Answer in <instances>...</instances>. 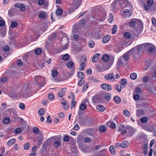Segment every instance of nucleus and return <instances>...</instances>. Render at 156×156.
Segmentation results:
<instances>
[{"instance_id": "nucleus-40", "label": "nucleus", "mask_w": 156, "mask_h": 156, "mask_svg": "<svg viewBox=\"0 0 156 156\" xmlns=\"http://www.w3.org/2000/svg\"><path fill=\"white\" fill-rule=\"evenodd\" d=\"M143 44H140L138 45H137V50H138L139 52L142 51L143 50Z\"/></svg>"}, {"instance_id": "nucleus-6", "label": "nucleus", "mask_w": 156, "mask_h": 156, "mask_svg": "<svg viewBox=\"0 0 156 156\" xmlns=\"http://www.w3.org/2000/svg\"><path fill=\"white\" fill-rule=\"evenodd\" d=\"M87 59L84 57H82L80 60V65L79 69L80 71L84 70L85 67V64L86 62Z\"/></svg>"}, {"instance_id": "nucleus-38", "label": "nucleus", "mask_w": 156, "mask_h": 156, "mask_svg": "<svg viewBox=\"0 0 156 156\" xmlns=\"http://www.w3.org/2000/svg\"><path fill=\"white\" fill-rule=\"evenodd\" d=\"M69 58V55L67 54H65L63 55L62 57V59L63 60L67 61Z\"/></svg>"}, {"instance_id": "nucleus-8", "label": "nucleus", "mask_w": 156, "mask_h": 156, "mask_svg": "<svg viewBox=\"0 0 156 156\" xmlns=\"http://www.w3.org/2000/svg\"><path fill=\"white\" fill-rule=\"evenodd\" d=\"M122 15L126 18H129L132 15L131 11L128 9H125L121 13Z\"/></svg>"}, {"instance_id": "nucleus-39", "label": "nucleus", "mask_w": 156, "mask_h": 156, "mask_svg": "<svg viewBox=\"0 0 156 156\" xmlns=\"http://www.w3.org/2000/svg\"><path fill=\"white\" fill-rule=\"evenodd\" d=\"M30 147V145L28 143H25L24 145V148L25 150H28Z\"/></svg>"}, {"instance_id": "nucleus-12", "label": "nucleus", "mask_w": 156, "mask_h": 156, "mask_svg": "<svg viewBox=\"0 0 156 156\" xmlns=\"http://www.w3.org/2000/svg\"><path fill=\"white\" fill-rule=\"evenodd\" d=\"M16 7L19 8V9L21 11H23L25 10V6L24 5L20 3H18L15 5Z\"/></svg>"}, {"instance_id": "nucleus-27", "label": "nucleus", "mask_w": 156, "mask_h": 156, "mask_svg": "<svg viewBox=\"0 0 156 156\" xmlns=\"http://www.w3.org/2000/svg\"><path fill=\"white\" fill-rule=\"evenodd\" d=\"M114 99L115 102L117 104L120 103L121 101V99L117 96H115L114 97Z\"/></svg>"}, {"instance_id": "nucleus-31", "label": "nucleus", "mask_w": 156, "mask_h": 156, "mask_svg": "<svg viewBox=\"0 0 156 156\" xmlns=\"http://www.w3.org/2000/svg\"><path fill=\"white\" fill-rule=\"evenodd\" d=\"M131 34L130 32H126L124 33L123 36L126 38H129L131 36Z\"/></svg>"}, {"instance_id": "nucleus-30", "label": "nucleus", "mask_w": 156, "mask_h": 156, "mask_svg": "<svg viewBox=\"0 0 156 156\" xmlns=\"http://www.w3.org/2000/svg\"><path fill=\"white\" fill-rule=\"evenodd\" d=\"M109 58V56L108 55H105L102 56V59L104 62H107L108 61Z\"/></svg>"}, {"instance_id": "nucleus-56", "label": "nucleus", "mask_w": 156, "mask_h": 156, "mask_svg": "<svg viewBox=\"0 0 156 156\" xmlns=\"http://www.w3.org/2000/svg\"><path fill=\"white\" fill-rule=\"evenodd\" d=\"M133 98L135 101H136V88H135L134 91L133 92Z\"/></svg>"}, {"instance_id": "nucleus-14", "label": "nucleus", "mask_w": 156, "mask_h": 156, "mask_svg": "<svg viewBox=\"0 0 156 156\" xmlns=\"http://www.w3.org/2000/svg\"><path fill=\"white\" fill-rule=\"evenodd\" d=\"M126 63V62L125 61L123 58L122 56L119 58L117 63L119 66H123Z\"/></svg>"}, {"instance_id": "nucleus-19", "label": "nucleus", "mask_w": 156, "mask_h": 156, "mask_svg": "<svg viewBox=\"0 0 156 156\" xmlns=\"http://www.w3.org/2000/svg\"><path fill=\"white\" fill-rule=\"evenodd\" d=\"M121 147L122 148L127 147L129 145V142L127 141H124L121 143Z\"/></svg>"}, {"instance_id": "nucleus-62", "label": "nucleus", "mask_w": 156, "mask_h": 156, "mask_svg": "<svg viewBox=\"0 0 156 156\" xmlns=\"http://www.w3.org/2000/svg\"><path fill=\"white\" fill-rule=\"evenodd\" d=\"M63 140L65 142H67L69 140V136L68 135L65 136L63 137Z\"/></svg>"}, {"instance_id": "nucleus-25", "label": "nucleus", "mask_w": 156, "mask_h": 156, "mask_svg": "<svg viewBox=\"0 0 156 156\" xmlns=\"http://www.w3.org/2000/svg\"><path fill=\"white\" fill-rule=\"evenodd\" d=\"M99 15V16H100V19L101 20L103 21L105 19L106 13L105 12H103L102 13H101Z\"/></svg>"}, {"instance_id": "nucleus-51", "label": "nucleus", "mask_w": 156, "mask_h": 156, "mask_svg": "<svg viewBox=\"0 0 156 156\" xmlns=\"http://www.w3.org/2000/svg\"><path fill=\"white\" fill-rule=\"evenodd\" d=\"M109 123H110V128L113 129H114L115 128L116 125L114 123L112 122H109Z\"/></svg>"}, {"instance_id": "nucleus-52", "label": "nucleus", "mask_w": 156, "mask_h": 156, "mask_svg": "<svg viewBox=\"0 0 156 156\" xmlns=\"http://www.w3.org/2000/svg\"><path fill=\"white\" fill-rule=\"evenodd\" d=\"M90 80L92 82H98L99 80H98L97 78H94V77L92 76L90 78Z\"/></svg>"}, {"instance_id": "nucleus-7", "label": "nucleus", "mask_w": 156, "mask_h": 156, "mask_svg": "<svg viewBox=\"0 0 156 156\" xmlns=\"http://www.w3.org/2000/svg\"><path fill=\"white\" fill-rule=\"evenodd\" d=\"M119 0H116L112 4V5H115L116 4H119V7L121 8H122L123 5L125 6V4H126L128 3V2L127 0H121V2H122V4L121 3L119 2Z\"/></svg>"}, {"instance_id": "nucleus-1", "label": "nucleus", "mask_w": 156, "mask_h": 156, "mask_svg": "<svg viewBox=\"0 0 156 156\" xmlns=\"http://www.w3.org/2000/svg\"><path fill=\"white\" fill-rule=\"evenodd\" d=\"M118 127V131H121V133L122 135H125L127 133H129V135L131 136L133 134V129L129 126H125L123 124H121Z\"/></svg>"}, {"instance_id": "nucleus-5", "label": "nucleus", "mask_w": 156, "mask_h": 156, "mask_svg": "<svg viewBox=\"0 0 156 156\" xmlns=\"http://www.w3.org/2000/svg\"><path fill=\"white\" fill-rule=\"evenodd\" d=\"M104 78L107 80H112V81L115 80V76L113 73L106 74L104 76Z\"/></svg>"}, {"instance_id": "nucleus-49", "label": "nucleus", "mask_w": 156, "mask_h": 156, "mask_svg": "<svg viewBox=\"0 0 156 156\" xmlns=\"http://www.w3.org/2000/svg\"><path fill=\"white\" fill-rule=\"evenodd\" d=\"M99 130L101 132H104L106 130V128L105 126L102 125L100 126Z\"/></svg>"}, {"instance_id": "nucleus-17", "label": "nucleus", "mask_w": 156, "mask_h": 156, "mask_svg": "<svg viewBox=\"0 0 156 156\" xmlns=\"http://www.w3.org/2000/svg\"><path fill=\"white\" fill-rule=\"evenodd\" d=\"M153 3V0H148L147 2V5L148 6L146 5L144 6V8L146 10H148L149 9V7L151 6Z\"/></svg>"}, {"instance_id": "nucleus-45", "label": "nucleus", "mask_w": 156, "mask_h": 156, "mask_svg": "<svg viewBox=\"0 0 156 156\" xmlns=\"http://www.w3.org/2000/svg\"><path fill=\"white\" fill-rule=\"evenodd\" d=\"M60 143L61 142L60 140H58L56 141L54 144V147H58L59 146Z\"/></svg>"}, {"instance_id": "nucleus-29", "label": "nucleus", "mask_w": 156, "mask_h": 156, "mask_svg": "<svg viewBox=\"0 0 156 156\" xmlns=\"http://www.w3.org/2000/svg\"><path fill=\"white\" fill-rule=\"evenodd\" d=\"M130 77L131 80H135L136 79V73H132L130 74Z\"/></svg>"}, {"instance_id": "nucleus-21", "label": "nucleus", "mask_w": 156, "mask_h": 156, "mask_svg": "<svg viewBox=\"0 0 156 156\" xmlns=\"http://www.w3.org/2000/svg\"><path fill=\"white\" fill-rule=\"evenodd\" d=\"M72 101L71 103V108L72 109L73 107H74L76 104V101H74L75 96L73 93V95L72 96Z\"/></svg>"}, {"instance_id": "nucleus-24", "label": "nucleus", "mask_w": 156, "mask_h": 156, "mask_svg": "<svg viewBox=\"0 0 156 156\" xmlns=\"http://www.w3.org/2000/svg\"><path fill=\"white\" fill-rule=\"evenodd\" d=\"M46 15V12H45L43 11L39 13L38 15V18L40 19H43L45 18V16Z\"/></svg>"}, {"instance_id": "nucleus-61", "label": "nucleus", "mask_w": 156, "mask_h": 156, "mask_svg": "<svg viewBox=\"0 0 156 156\" xmlns=\"http://www.w3.org/2000/svg\"><path fill=\"white\" fill-rule=\"evenodd\" d=\"M21 130L20 128L18 127L16 128L15 130V133H20L21 132Z\"/></svg>"}, {"instance_id": "nucleus-3", "label": "nucleus", "mask_w": 156, "mask_h": 156, "mask_svg": "<svg viewBox=\"0 0 156 156\" xmlns=\"http://www.w3.org/2000/svg\"><path fill=\"white\" fill-rule=\"evenodd\" d=\"M144 47H146V48L147 49L148 52L149 53H154L155 51L156 50V48L155 46L153 44H151L149 43H146L144 44Z\"/></svg>"}, {"instance_id": "nucleus-28", "label": "nucleus", "mask_w": 156, "mask_h": 156, "mask_svg": "<svg viewBox=\"0 0 156 156\" xmlns=\"http://www.w3.org/2000/svg\"><path fill=\"white\" fill-rule=\"evenodd\" d=\"M109 150L110 152L113 154H114L115 153V148L114 146H111L109 147Z\"/></svg>"}, {"instance_id": "nucleus-63", "label": "nucleus", "mask_w": 156, "mask_h": 156, "mask_svg": "<svg viewBox=\"0 0 156 156\" xmlns=\"http://www.w3.org/2000/svg\"><path fill=\"white\" fill-rule=\"evenodd\" d=\"M48 97L49 100H52L54 98V96L52 93H50L48 94Z\"/></svg>"}, {"instance_id": "nucleus-37", "label": "nucleus", "mask_w": 156, "mask_h": 156, "mask_svg": "<svg viewBox=\"0 0 156 156\" xmlns=\"http://www.w3.org/2000/svg\"><path fill=\"white\" fill-rule=\"evenodd\" d=\"M115 89L119 92H120L121 90V87L120 85L116 84L114 86Z\"/></svg>"}, {"instance_id": "nucleus-55", "label": "nucleus", "mask_w": 156, "mask_h": 156, "mask_svg": "<svg viewBox=\"0 0 156 156\" xmlns=\"http://www.w3.org/2000/svg\"><path fill=\"white\" fill-rule=\"evenodd\" d=\"M19 108L22 110H24L25 108V105L23 103H20L19 104Z\"/></svg>"}, {"instance_id": "nucleus-60", "label": "nucleus", "mask_w": 156, "mask_h": 156, "mask_svg": "<svg viewBox=\"0 0 156 156\" xmlns=\"http://www.w3.org/2000/svg\"><path fill=\"white\" fill-rule=\"evenodd\" d=\"M148 80V76H144L142 77V80L143 81L144 83H146L147 82V80Z\"/></svg>"}, {"instance_id": "nucleus-4", "label": "nucleus", "mask_w": 156, "mask_h": 156, "mask_svg": "<svg viewBox=\"0 0 156 156\" xmlns=\"http://www.w3.org/2000/svg\"><path fill=\"white\" fill-rule=\"evenodd\" d=\"M143 24L142 21L137 19V34H140L143 29Z\"/></svg>"}, {"instance_id": "nucleus-44", "label": "nucleus", "mask_w": 156, "mask_h": 156, "mask_svg": "<svg viewBox=\"0 0 156 156\" xmlns=\"http://www.w3.org/2000/svg\"><path fill=\"white\" fill-rule=\"evenodd\" d=\"M62 11L61 9H58L56 11V13L57 16H59L62 13Z\"/></svg>"}, {"instance_id": "nucleus-10", "label": "nucleus", "mask_w": 156, "mask_h": 156, "mask_svg": "<svg viewBox=\"0 0 156 156\" xmlns=\"http://www.w3.org/2000/svg\"><path fill=\"white\" fill-rule=\"evenodd\" d=\"M81 3V0H75L73 5V8L74 10L77 9L80 6Z\"/></svg>"}, {"instance_id": "nucleus-48", "label": "nucleus", "mask_w": 156, "mask_h": 156, "mask_svg": "<svg viewBox=\"0 0 156 156\" xmlns=\"http://www.w3.org/2000/svg\"><path fill=\"white\" fill-rule=\"evenodd\" d=\"M58 73V71L56 70H54L52 71V75L53 77L56 76Z\"/></svg>"}, {"instance_id": "nucleus-26", "label": "nucleus", "mask_w": 156, "mask_h": 156, "mask_svg": "<svg viewBox=\"0 0 156 156\" xmlns=\"http://www.w3.org/2000/svg\"><path fill=\"white\" fill-rule=\"evenodd\" d=\"M16 141L15 139L14 138H12L10 139L7 143V145L10 146L13 144Z\"/></svg>"}, {"instance_id": "nucleus-18", "label": "nucleus", "mask_w": 156, "mask_h": 156, "mask_svg": "<svg viewBox=\"0 0 156 156\" xmlns=\"http://www.w3.org/2000/svg\"><path fill=\"white\" fill-rule=\"evenodd\" d=\"M111 37L108 35L105 36L102 39V42L104 43H106L108 42L110 40Z\"/></svg>"}, {"instance_id": "nucleus-9", "label": "nucleus", "mask_w": 156, "mask_h": 156, "mask_svg": "<svg viewBox=\"0 0 156 156\" xmlns=\"http://www.w3.org/2000/svg\"><path fill=\"white\" fill-rule=\"evenodd\" d=\"M129 54L133 56L134 60L136 61V47H135L133 48L128 52Z\"/></svg>"}, {"instance_id": "nucleus-50", "label": "nucleus", "mask_w": 156, "mask_h": 156, "mask_svg": "<svg viewBox=\"0 0 156 156\" xmlns=\"http://www.w3.org/2000/svg\"><path fill=\"white\" fill-rule=\"evenodd\" d=\"M44 112V108H41L38 112V114L40 116H42L43 115Z\"/></svg>"}, {"instance_id": "nucleus-53", "label": "nucleus", "mask_w": 156, "mask_h": 156, "mask_svg": "<svg viewBox=\"0 0 156 156\" xmlns=\"http://www.w3.org/2000/svg\"><path fill=\"white\" fill-rule=\"evenodd\" d=\"M18 25L17 23L16 22H12L11 24V27L12 28H14L16 27Z\"/></svg>"}, {"instance_id": "nucleus-34", "label": "nucleus", "mask_w": 156, "mask_h": 156, "mask_svg": "<svg viewBox=\"0 0 156 156\" xmlns=\"http://www.w3.org/2000/svg\"><path fill=\"white\" fill-rule=\"evenodd\" d=\"M42 52V50L41 48H37L35 50L34 53L37 55H40L41 53Z\"/></svg>"}, {"instance_id": "nucleus-57", "label": "nucleus", "mask_w": 156, "mask_h": 156, "mask_svg": "<svg viewBox=\"0 0 156 156\" xmlns=\"http://www.w3.org/2000/svg\"><path fill=\"white\" fill-rule=\"evenodd\" d=\"M85 83V81L84 79H81L78 82V85L80 86H81Z\"/></svg>"}, {"instance_id": "nucleus-54", "label": "nucleus", "mask_w": 156, "mask_h": 156, "mask_svg": "<svg viewBox=\"0 0 156 156\" xmlns=\"http://www.w3.org/2000/svg\"><path fill=\"white\" fill-rule=\"evenodd\" d=\"M140 121L143 123H146L147 120V118L146 117H143L140 119Z\"/></svg>"}, {"instance_id": "nucleus-32", "label": "nucleus", "mask_w": 156, "mask_h": 156, "mask_svg": "<svg viewBox=\"0 0 156 156\" xmlns=\"http://www.w3.org/2000/svg\"><path fill=\"white\" fill-rule=\"evenodd\" d=\"M67 102L66 101H64V102H62V105H63V107L64 109L66 110L68 109L69 107L68 105H67Z\"/></svg>"}, {"instance_id": "nucleus-22", "label": "nucleus", "mask_w": 156, "mask_h": 156, "mask_svg": "<svg viewBox=\"0 0 156 156\" xmlns=\"http://www.w3.org/2000/svg\"><path fill=\"white\" fill-rule=\"evenodd\" d=\"M129 54L128 52L126 53L122 56L125 61H126V62H127L129 58L128 55Z\"/></svg>"}, {"instance_id": "nucleus-2", "label": "nucleus", "mask_w": 156, "mask_h": 156, "mask_svg": "<svg viewBox=\"0 0 156 156\" xmlns=\"http://www.w3.org/2000/svg\"><path fill=\"white\" fill-rule=\"evenodd\" d=\"M46 82L45 78L41 76H37L34 78V83L41 87L44 86Z\"/></svg>"}, {"instance_id": "nucleus-13", "label": "nucleus", "mask_w": 156, "mask_h": 156, "mask_svg": "<svg viewBox=\"0 0 156 156\" xmlns=\"http://www.w3.org/2000/svg\"><path fill=\"white\" fill-rule=\"evenodd\" d=\"M129 25L130 26L133 28L135 27L136 25V19H132L129 21Z\"/></svg>"}, {"instance_id": "nucleus-20", "label": "nucleus", "mask_w": 156, "mask_h": 156, "mask_svg": "<svg viewBox=\"0 0 156 156\" xmlns=\"http://www.w3.org/2000/svg\"><path fill=\"white\" fill-rule=\"evenodd\" d=\"M66 89L65 88H62L58 93V96L59 98H62L65 94Z\"/></svg>"}, {"instance_id": "nucleus-43", "label": "nucleus", "mask_w": 156, "mask_h": 156, "mask_svg": "<svg viewBox=\"0 0 156 156\" xmlns=\"http://www.w3.org/2000/svg\"><path fill=\"white\" fill-rule=\"evenodd\" d=\"M88 43L89 47L92 48L94 47V41H88Z\"/></svg>"}, {"instance_id": "nucleus-15", "label": "nucleus", "mask_w": 156, "mask_h": 156, "mask_svg": "<svg viewBox=\"0 0 156 156\" xmlns=\"http://www.w3.org/2000/svg\"><path fill=\"white\" fill-rule=\"evenodd\" d=\"M100 54L98 53L96 54L93 57L92 61L93 63L96 62L100 56Z\"/></svg>"}, {"instance_id": "nucleus-59", "label": "nucleus", "mask_w": 156, "mask_h": 156, "mask_svg": "<svg viewBox=\"0 0 156 156\" xmlns=\"http://www.w3.org/2000/svg\"><path fill=\"white\" fill-rule=\"evenodd\" d=\"M4 51H7L9 50V47L7 45H5L3 48Z\"/></svg>"}, {"instance_id": "nucleus-16", "label": "nucleus", "mask_w": 156, "mask_h": 156, "mask_svg": "<svg viewBox=\"0 0 156 156\" xmlns=\"http://www.w3.org/2000/svg\"><path fill=\"white\" fill-rule=\"evenodd\" d=\"M64 40L66 41V44L63 46V49H66L68 48V45L67 44V43H68V38L66 37H63L62 38L61 41V43H62L63 42V41Z\"/></svg>"}, {"instance_id": "nucleus-41", "label": "nucleus", "mask_w": 156, "mask_h": 156, "mask_svg": "<svg viewBox=\"0 0 156 156\" xmlns=\"http://www.w3.org/2000/svg\"><path fill=\"white\" fill-rule=\"evenodd\" d=\"M120 83L122 86H125L126 85L127 83L126 80L125 79H122Z\"/></svg>"}, {"instance_id": "nucleus-33", "label": "nucleus", "mask_w": 156, "mask_h": 156, "mask_svg": "<svg viewBox=\"0 0 156 156\" xmlns=\"http://www.w3.org/2000/svg\"><path fill=\"white\" fill-rule=\"evenodd\" d=\"M78 77L81 79H83V78L84 77V74L82 72H79L77 73Z\"/></svg>"}, {"instance_id": "nucleus-36", "label": "nucleus", "mask_w": 156, "mask_h": 156, "mask_svg": "<svg viewBox=\"0 0 156 156\" xmlns=\"http://www.w3.org/2000/svg\"><path fill=\"white\" fill-rule=\"evenodd\" d=\"M66 66L69 68H71L73 66V63L72 61H69L66 63Z\"/></svg>"}, {"instance_id": "nucleus-47", "label": "nucleus", "mask_w": 156, "mask_h": 156, "mask_svg": "<svg viewBox=\"0 0 156 156\" xmlns=\"http://www.w3.org/2000/svg\"><path fill=\"white\" fill-rule=\"evenodd\" d=\"M117 29V26L116 25H114L113 26V28L112 29V34H114L116 32Z\"/></svg>"}, {"instance_id": "nucleus-11", "label": "nucleus", "mask_w": 156, "mask_h": 156, "mask_svg": "<svg viewBox=\"0 0 156 156\" xmlns=\"http://www.w3.org/2000/svg\"><path fill=\"white\" fill-rule=\"evenodd\" d=\"M101 87L103 90L106 91H109L112 89L111 87L109 85L106 83L101 84Z\"/></svg>"}, {"instance_id": "nucleus-42", "label": "nucleus", "mask_w": 156, "mask_h": 156, "mask_svg": "<svg viewBox=\"0 0 156 156\" xmlns=\"http://www.w3.org/2000/svg\"><path fill=\"white\" fill-rule=\"evenodd\" d=\"M123 113L124 115L126 117H129L130 115V112L127 110H124Z\"/></svg>"}, {"instance_id": "nucleus-58", "label": "nucleus", "mask_w": 156, "mask_h": 156, "mask_svg": "<svg viewBox=\"0 0 156 156\" xmlns=\"http://www.w3.org/2000/svg\"><path fill=\"white\" fill-rule=\"evenodd\" d=\"M89 84L88 83H86L83 88V92L85 91L88 87Z\"/></svg>"}, {"instance_id": "nucleus-46", "label": "nucleus", "mask_w": 156, "mask_h": 156, "mask_svg": "<svg viewBox=\"0 0 156 156\" xmlns=\"http://www.w3.org/2000/svg\"><path fill=\"white\" fill-rule=\"evenodd\" d=\"M3 121L5 124H8L10 122V119L9 117H7L3 119Z\"/></svg>"}, {"instance_id": "nucleus-64", "label": "nucleus", "mask_w": 156, "mask_h": 156, "mask_svg": "<svg viewBox=\"0 0 156 156\" xmlns=\"http://www.w3.org/2000/svg\"><path fill=\"white\" fill-rule=\"evenodd\" d=\"M33 132L34 133H37L39 132V129L37 127H34L33 129Z\"/></svg>"}, {"instance_id": "nucleus-23", "label": "nucleus", "mask_w": 156, "mask_h": 156, "mask_svg": "<svg viewBox=\"0 0 156 156\" xmlns=\"http://www.w3.org/2000/svg\"><path fill=\"white\" fill-rule=\"evenodd\" d=\"M96 108L98 110L101 112L104 111L105 109V108L102 105H97L96 106Z\"/></svg>"}, {"instance_id": "nucleus-35", "label": "nucleus", "mask_w": 156, "mask_h": 156, "mask_svg": "<svg viewBox=\"0 0 156 156\" xmlns=\"http://www.w3.org/2000/svg\"><path fill=\"white\" fill-rule=\"evenodd\" d=\"M86 105L85 104H81L80 106V110L83 111L86 109Z\"/></svg>"}]
</instances>
